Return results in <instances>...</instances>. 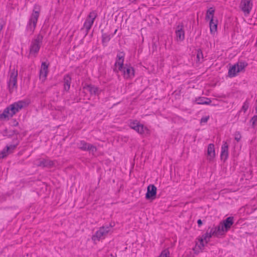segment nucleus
I'll return each instance as SVG.
<instances>
[{"label": "nucleus", "instance_id": "9b49d317", "mask_svg": "<svg viewBox=\"0 0 257 257\" xmlns=\"http://www.w3.org/2000/svg\"><path fill=\"white\" fill-rule=\"evenodd\" d=\"M124 58V54L123 52H119L117 54L113 68L114 72H118L119 71L122 70L124 66L123 65Z\"/></svg>", "mask_w": 257, "mask_h": 257}, {"label": "nucleus", "instance_id": "cd10ccee", "mask_svg": "<svg viewBox=\"0 0 257 257\" xmlns=\"http://www.w3.org/2000/svg\"><path fill=\"white\" fill-rule=\"evenodd\" d=\"M249 105V103L248 100H246L243 103V104L241 107V110L239 111L238 113H240L242 111H243L244 113H245L247 109L248 108Z\"/></svg>", "mask_w": 257, "mask_h": 257}, {"label": "nucleus", "instance_id": "ddd939ff", "mask_svg": "<svg viewBox=\"0 0 257 257\" xmlns=\"http://www.w3.org/2000/svg\"><path fill=\"white\" fill-rule=\"evenodd\" d=\"M120 71L122 73L123 77L126 79H132L135 76V70L131 65L125 64Z\"/></svg>", "mask_w": 257, "mask_h": 257}, {"label": "nucleus", "instance_id": "e433bc0d", "mask_svg": "<svg viewBox=\"0 0 257 257\" xmlns=\"http://www.w3.org/2000/svg\"><path fill=\"white\" fill-rule=\"evenodd\" d=\"M132 3H135L137 0H129Z\"/></svg>", "mask_w": 257, "mask_h": 257}, {"label": "nucleus", "instance_id": "20e7f679", "mask_svg": "<svg viewBox=\"0 0 257 257\" xmlns=\"http://www.w3.org/2000/svg\"><path fill=\"white\" fill-rule=\"evenodd\" d=\"M98 16L96 11H91L87 16L83 25V29L85 30L86 34H87L91 29L94 20Z\"/></svg>", "mask_w": 257, "mask_h": 257}, {"label": "nucleus", "instance_id": "6e6552de", "mask_svg": "<svg viewBox=\"0 0 257 257\" xmlns=\"http://www.w3.org/2000/svg\"><path fill=\"white\" fill-rule=\"evenodd\" d=\"M129 126L131 128L134 130L141 135L147 133L149 131L147 127L145 126L136 120L131 121L130 122Z\"/></svg>", "mask_w": 257, "mask_h": 257}, {"label": "nucleus", "instance_id": "1a4fd4ad", "mask_svg": "<svg viewBox=\"0 0 257 257\" xmlns=\"http://www.w3.org/2000/svg\"><path fill=\"white\" fill-rule=\"evenodd\" d=\"M77 145L79 149L84 151H89V153H91L93 155H94L97 151V148L95 146L89 143H87L84 141H79Z\"/></svg>", "mask_w": 257, "mask_h": 257}, {"label": "nucleus", "instance_id": "aec40b11", "mask_svg": "<svg viewBox=\"0 0 257 257\" xmlns=\"http://www.w3.org/2000/svg\"><path fill=\"white\" fill-rule=\"evenodd\" d=\"M228 156V145L226 142H223L221 147L220 157L222 160H225Z\"/></svg>", "mask_w": 257, "mask_h": 257}, {"label": "nucleus", "instance_id": "2eb2a0df", "mask_svg": "<svg viewBox=\"0 0 257 257\" xmlns=\"http://www.w3.org/2000/svg\"><path fill=\"white\" fill-rule=\"evenodd\" d=\"M175 39L177 42H182L185 39L184 25L182 23L179 24L175 28Z\"/></svg>", "mask_w": 257, "mask_h": 257}, {"label": "nucleus", "instance_id": "c9c22d12", "mask_svg": "<svg viewBox=\"0 0 257 257\" xmlns=\"http://www.w3.org/2000/svg\"><path fill=\"white\" fill-rule=\"evenodd\" d=\"M197 223L198 224V226H200L202 225V224L201 220V219H198V221H197Z\"/></svg>", "mask_w": 257, "mask_h": 257}, {"label": "nucleus", "instance_id": "473e14b6", "mask_svg": "<svg viewBox=\"0 0 257 257\" xmlns=\"http://www.w3.org/2000/svg\"><path fill=\"white\" fill-rule=\"evenodd\" d=\"M234 135H235V137H234L235 140L237 142H239L241 138L240 133L239 132H235Z\"/></svg>", "mask_w": 257, "mask_h": 257}, {"label": "nucleus", "instance_id": "7c9ffc66", "mask_svg": "<svg viewBox=\"0 0 257 257\" xmlns=\"http://www.w3.org/2000/svg\"><path fill=\"white\" fill-rule=\"evenodd\" d=\"M197 61L199 62H201L203 61V54L201 50H198V51H197Z\"/></svg>", "mask_w": 257, "mask_h": 257}, {"label": "nucleus", "instance_id": "f704fd0d", "mask_svg": "<svg viewBox=\"0 0 257 257\" xmlns=\"http://www.w3.org/2000/svg\"><path fill=\"white\" fill-rule=\"evenodd\" d=\"M109 40V38L107 36L103 35V36H102V41H103V42H104L105 41H107Z\"/></svg>", "mask_w": 257, "mask_h": 257}, {"label": "nucleus", "instance_id": "6ab92c4d", "mask_svg": "<svg viewBox=\"0 0 257 257\" xmlns=\"http://www.w3.org/2000/svg\"><path fill=\"white\" fill-rule=\"evenodd\" d=\"M13 116L10 108L8 106L4 110L3 113L0 114V119L2 120H9Z\"/></svg>", "mask_w": 257, "mask_h": 257}, {"label": "nucleus", "instance_id": "a878e982", "mask_svg": "<svg viewBox=\"0 0 257 257\" xmlns=\"http://www.w3.org/2000/svg\"><path fill=\"white\" fill-rule=\"evenodd\" d=\"M217 20L214 21L213 19H211L209 22V27L210 33L214 35L215 32L217 31Z\"/></svg>", "mask_w": 257, "mask_h": 257}, {"label": "nucleus", "instance_id": "f3484780", "mask_svg": "<svg viewBox=\"0 0 257 257\" xmlns=\"http://www.w3.org/2000/svg\"><path fill=\"white\" fill-rule=\"evenodd\" d=\"M157 193V188L154 185H150L147 188V192L146 194V198L147 199L154 198Z\"/></svg>", "mask_w": 257, "mask_h": 257}, {"label": "nucleus", "instance_id": "7ed1b4c3", "mask_svg": "<svg viewBox=\"0 0 257 257\" xmlns=\"http://www.w3.org/2000/svg\"><path fill=\"white\" fill-rule=\"evenodd\" d=\"M18 71L15 69H10L7 82L9 92L12 93L17 89Z\"/></svg>", "mask_w": 257, "mask_h": 257}, {"label": "nucleus", "instance_id": "4c0bfd02", "mask_svg": "<svg viewBox=\"0 0 257 257\" xmlns=\"http://www.w3.org/2000/svg\"><path fill=\"white\" fill-rule=\"evenodd\" d=\"M107 257H114V256L113 255H112V254H110L109 255H108Z\"/></svg>", "mask_w": 257, "mask_h": 257}, {"label": "nucleus", "instance_id": "9d476101", "mask_svg": "<svg viewBox=\"0 0 257 257\" xmlns=\"http://www.w3.org/2000/svg\"><path fill=\"white\" fill-rule=\"evenodd\" d=\"M252 0H241L239 8L243 12L244 16H248L252 10Z\"/></svg>", "mask_w": 257, "mask_h": 257}, {"label": "nucleus", "instance_id": "a211bd4d", "mask_svg": "<svg viewBox=\"0 0 257 257\" xmlns=\"http://www.w3.org/2000/svg\"><path fill=\"white\" fill-rule=\"evenodd\" d=\"M215 156L214 145L213 144H210L207 148V159L209 161L213 160Z\"/></svg>", "mask_w": 257, "mask_h": 257}, {"label": "nucleus", "instance_id": "f03ea898", "mask_svg": "<svg viewBox=\"0 0 257 257\" xmlns=\"http://www.w3.org/2000/svg\"><path fill=\"white\" fill-rule=\"evenodd\" d=\"M43 36L39 34L31 41L29 47V55L36 57L42 44Z\"/></svg>", "mask_w": 257, "mask_h": 257}, {"label": "nucleus", "instance_id": "b1692460", "mask_svg": "<svg viewBox=\"0 0 257 257\" xmlns=\"http://www.w3.org/2000/svg\"><path fill=\"white\" fill-rule=\"evenodd\" d=\"M71 83V78L69 75L67 74L64 77V89L68 91L70 87Z\"/></svg>", "mask_w": 257, "mask_h": 257}, {"label": "nucleus", "instance_id": "393cba45", "mask_svg": "<svg viewBox=\"0 0 257 257\" xmlns=\"http://www.w3.org/2000/svg\"><path fill=\"white\" fill-rule=\"evenodd\" d=\"M195 101L198 104H209L211 102V100L210 98L205 97L196 98Z\"/></svg>", "mask_w": 257, "mask_h": 257}, {"label": "nucleus", "instance_id": "bb28decb", "mask_svg": "<svg viewBox=\"0 0 257 257\" xmlns=\"http://www.w3.org/2000/svg\"><path fill=\"white\" fill-rule=\"evenodd\" d=\"M214 12L215 11L212 8H210L206 12L205 20L210 21L211 19H213Z\"/></svg>", "mask_w": 257, "mask_h": 257}, {"label": "nucleus", "instance_id": "c756f323", "mask_svg": "<svg viewBox=\"0 0 257 257\" xmlns=\"http://www.w3.org/2000/svg\"><path fill=\"white\" fill-rule=\"evenodd\" d=\"M158 257H170V251L168 249L163 250Z\"/></svg>", "mask_w": 257, "mask_h": 257}, {"label": "nucleus", "instance_id": "4be33fe9", "mask_svg": "<svg viewBox=\"0 0 257 257\" xmlns=\"http://www.w3.org/2000/svg\"><path fill=\"white\" fill-rule=\"evenodd\" d=\"M16 147V145H11L7 146L6 148L4 149L0 153V158H4L11 153Z\"/></svg>", "mask_w": 257, "mask_h": 257}, {"label": "nucleus", "instance_id": "72a5a7b5", "mask_svg": "<svg viewBox=\"0 0 257 257\" xmlns=\"http://www.w3.org/2000/svg\"><path fill=\"white\" fill-rule=\"evenodd\" d=\"M209 116H205V117H203L201 119V120H200V122L201 123H206L207 122L208 120L209 119Z\"/></svg>", "mask_w": 257, "mask_h": 257}, {"label": "nucleus", "instance_id": "412c9836", "mask_svg": "<svg viewBox=\"0 0 257 257\" xmlns=\"http://www.w3.org/2000/svg\"><path fill=\"white\" fill-rule=\"evenodd\" d=\"M55 164L53 161L46 159L40 160L38 162V165L42 167H48L51 168L53 167Z\"/></svg>", "mask_w": 257, "mask_h": 257}, {"label": "nucleus", "instance_id": "4468645a", "mask_svg": "<svg viewBox=\"0 0 257 257\" xmlns=\"http://www.w3.org/2000/svg\"><path fill=\"white\" fill-rule=\"evenodd\" d=\"M26 106V103L24 101H19L9 106L12 113L14 115L20 111L23 107Z\"/></svg>", "mask_w": 257, "mask_h": 257}, {"label": "nucleus", "instance_id": "c85d7f7f", "mask_svg": "<svg viewBox=\"0 0 257 257\" xmlns=\"http://www.w3.org/2000/svg\"><path fill=\"white\" fill-rule=\"evenodd\" d=\"M205 244V241L202 239L201 237L199 238V243L196 244V247L199 248L200 249H202L203 248Z\"/></svg>", "mask_w": 257, "mask_h": 257}, {"label": "nucleus", "instance_id": "423d86ee", "mask_svg": "<svg viewBox=\"0 0 257 257\" xmlns=\"http://www.w3.org/2000/svg\"><path fill=\"white\" fill-rule=\"evenodd\" d=\"M247 65V63L245 62H238L230 68L228 75L231 77L235 76L238 73L243 71Z\"/></svg>", "mask_w": 257, "mask_h": 257}, {"label": "nucleus", "instance_id": "0eeeda50", "mask_svg": "<svg viewBox=\"0 0 257 257\" xmlns=\"http://www.w3.org/2000/svg\"><path fill=\"white\" fill-rule=\"evenodd\" d=\"M112 226H102L95 232V234L92 237V239L94 241H99L100 239L104 238L107 233L110 231Z\"/></svg>", "mask_w": 257, "mask_h": 257}, {"label": "nucleus", "instance_id": "f8f14e48", "mask_svg": "<svg viewBox=\"0 0 257 257\" xmlns=\"http://www.w3.org/2000/svg\"><path fill=\"white\" fill-rule=\"evenodd\" d=\"M218 230H219V229H217L216 227H213L211 228L210 230H207L204 234L202 235L201 238L203 239L205 241V243L207 244L209 241L210 238L212 236L218 237L221 236Z\"/></svg>", "mask_w": 257, "mask_h": 257}, {"label": "nucleus", "instance_id": "5701e85b", "mask_svg": "<svg viewBox=\"0 0 257 257\" xmlns=\"http://www.w3.org/2000/svg\"><path fill=\"white\" fill-rule=\"evenodd\" d=\"M84 88L87 89L91 94L98 95L99 93L98 88L94 85H87L84 87Z\"/></svg>", "mask_w": 257, "mask_h": 257}, {"label": "nucleus", "instance_id": "2f4dec72", "mask_svg": "<svg viewBox=\"0 0 257 257\" xmlns=\"http://www.w3.org/2000/svg\"><path fill=\"white\" fill-rule=\"evenodd\" d=\"M250 122L251 123L252 127H254L257 125V115H254L250 119Z\"/></svg>", "mask_w": 257, "mask_h": 257}, {"label": "nucleus", "instance_id": "39448f33", "mask_svg": "<svg viewBox=\"0 0 257 257\" xmlns=\"http://www.w3.org/2000/svg\"><path fill=\"white\" fill-rule=\"evenodd\" d=\"M233 224V217H228L226 219L220 222L219 225L215 226L217 229H219L218 231L221 235L226 232Z\"/></svg>", "mask_w": 257, "mask_h": 257}, {"label": "nucleus", "instance_id": "f257e3e1", "mask_svg": "<svg viewBox=\"0 0 257 257\" xmlns=\"http://www.w3.org/2000/svg\"><path fill=\"white\" fill-rule=\"evenodd\" d=\"M41 11V6L35 4L26 27L27 32L32 35L35 30Z\"/></svg>", "mask_w": 257, "mask_h": 257}, {"label": "nucleus", "instance_id": "dca6fc26", "mask_svg": "<svg viewBox=\"0 0 257 257\" xmlns=\"http://www.w3.org/2000/svg\"><path fill=\"white\" fill-rule=\"evenodd\" d=\"M49 64L45 62L41 63L39 72V78L42 81H44L48 75Z\"/></svg>", "mask_w": 257, "mask_h": 257}]
</instances>
